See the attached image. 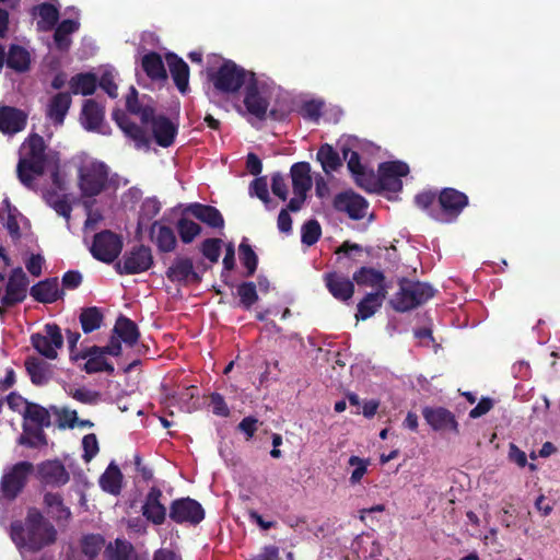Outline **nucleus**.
<instances>
[{
	"label": "nucleus",
	"mask_w": 560,
	"mask_h": 560,
	"mask_svg": "<svg viewBox=\"0 0 560 560\" xmlns=\"http://www.w3.org/2000/svg\"><path fill=\"white\" fill-rule=\"evenodd\" d=\"M162 495L161 489L152 487L141 508L142 515L154 525H162L166 520L167 510L161 502Z\"/></svg>",
	"instance_id": "18"
},
{
	"label": "nucleus",
	"mask_w": 560,
	"mask_h": 560,
	"mask_svg": "<svg viewBox=\"0 0 560 560\" xmlns=\"http://www.w3.org/2000/svg\"><path fill=\"white\" fill-rule=\"evenodd\" d=\"M334 208L350 219L361 220L366 215L368 201L352 190L339 192L334 198Z\"/></svg>",
	"instance_id": "15"
},
{
	"label": "nucleus",
	"mask_w": 560,
	"mask_h": 560,
	"mask_svg": "<svg viewBox=\"0 0 560 560\" xmlns=\"http://www.w3.org/2000/svg\"><path fill=\"white\" fill-rule=\"evenodd\" d=\"M106 560H141L133 546L125 540L116 539L115 545L109 544L105 549Z\"/></svg>",
	"instance_id": "39"
},
{
	"label": "nucleus",
	"mask_w": 560,
	"mask_h": 560,
	"mask_svg": "<svg viewBox=\"0 0 560 560\" xmlns=\"http://www.w3.org/2000/svg\"><path fill=\"white\" fill-rule=\"evenodd\" d=\"M422 416L434 431H451L455 434L459 432L454 413L444 407H424Z\"/></svg>",
	"instance_id": "16"
},
{
	"label": "nucleus",
	"mask_w": 560,
	"mask_h": 560,
	"mask_svg": "<svg viewBox=\"0 0 560 560\" xmlns=\"http://www.w3.org/2000/svg\"><path fill=\"white\" fill-rule=\"evenodd\" d=\"M438 200L440 210H431L430 215L440 222L456 219L468 205V197L454 188H444Z\"/></svg>",
	"instance_id": "7"
},
{
	"label": "nucleus",
	"mask_w": 560,
	"mask_h": 560,
	"mask_svg": "<svg viewBox=\"0 0 560 560\" xmlns=\"http://www.w3.org/2000/svg\"><path fill=\"white\" fill-rule=\"evenodd\" d=\"M109 167L97 160L83 161L78 167V187L83 198L101 195L108 187Z\"/></svg>",
	"instance_id": "3"
},
{
	"label": "nucleus",
	"mask_w": 560,
	"mask_h": 560,
	"mask_svg": "<svg viewBox=\"0 0 560 560\" xmlns=\"http://www.w3.org/2000/svg\"><path fill=\"white\" fill-rule=\"evenodd\" d=\"M166 277L172 282H200V276L194 269V262L188 257H176L166 270Z\"/></svg>",
	"instance_id": "20"
},
{
	"label": "nucleus",
	"mask_w": 560,
	"mask_h": 560,
	"mask_svg": "<svg viewBox=\"0 0 560 560\" xmlns=\"http://www.w3.org/2000/svg\"><path fill=\"white\" fill-rule=\"evenodd\" d=\"M153 257L150 247L139 245L126 252L122 259L116 264L119 275H136L150 269Z\"/></svg>",
	"instance_id": "9"
},
{
	"label": "nucleus",
	"mask_w": 560,
	"mask_h": 560,
	"mask_svg": "<svg viewBox=\"0 0 560 560\" xmlns=\"http://www.w3.org/2000/svg\"><path fill=\"white\" fill-rule=\"evenodd\" d=\"M114 332L127 345L133 346L139 338L137 325L129 318L120 316L115 326Z\"/></svg>",
	"instance_id": "46"
},
{
	"label": "nucleus",
	"mask_w": 560,
	"mask_h": 560,
	"mask_svg": "<svg viewBox=\"0 0 560 560\" xmlns=\"http://www.w3.org/2000/svg\"><path fill=\"white\" fill-rule=\"evenodd\" d=\"M341 152L343 159L347 160L348 170L351 174L358 173L359 171L365 168L360 161V155L357 151H351L347 147L341 148Z\"/></svg>",
	"instance_id": "59"
},
{
	"label": "nucleus",
	"mask_w": 560,
	"mask_h": 560,
	"mask_svg": "<svg viewBox=\"0 0 560 560\" xmlns=\"http://www.w3.org/2000/svg\"><path fill=\"white\" fill-rule=\"evenodd\" d=\"M409 167L400 161L384 162L380 164L377 171L378 190L397 192L402 188L401 177L406 176Z\"/></svg>",
	"instance_id": "12"
},
{
	"label": "nucleus",
	"mask_w": 560,
	"mask_h": 560,
	"mask_svg": "<svg viewBox=\"0 0 560 560\" xmlns=\"http://www.w3.org/2000/svg\"><path fill=\"white\" fill-rule=\"evenodd\" d=\"M271 190L281 200L285 201L288 198V187L282 174L275 173L271 177Z\"/></svg>",
	"instance_id": "60"
},
{
	"label": "nucleus",
	"mask_w": 560,
	"mask_h": 560,
	"mask_svg": "<svg viewBox=\"0 0 560 560\" xmlns=\"http://www.w3.org/2000/svg\"><path fill=\"white\" fill-rule=\"evenodd\" d=\"M97 79L93 73H79L69 81L72 94L92 95L96 90Z\"/></svg>",
	"instance_id": "41"
},
{
	"label": "nucleus",
	"mask_w": 560,
	"mask_h": 560,
	"mask_svg": "<svg viewBox=\"0 0 560 560\" xmlns=\"http://www.w3.org/2000/svg\"><path fill=\"white\" fill-rule=\"evenodd\" d=\"M176 228L182 242L185 244L191 243L201 232V226L187 218L179 219Z\"/></svg>",
	"instance_id": "51"
},
{
	"label": "nucleus",
	"mask_w": 560,
	"mask_h": 560,
	"mask_svg": "<svg viewBox=\"0 0 560 560\" xmlns=\"http://www.w3.org/2000/svg\"><path fill=\"white\" fill-rule=\"evenodd\" d=\"M32 15L39 16V20L36 23L37 31L39 32H49L51 31L58 20H59V11L51 3H42L32 8Z\"/></svg>",
	"instance_id": "33"
},
{
	"label": "nucleus",
	"mask_w": 560,
	"mask_h": 560,
	"mask_svg": "<svg viewBox=\"0 0 560 560\" xmlns=\"http://www.w3.org/2000/svg\"><path fill=\"white\" fill-rule=\"evenodd\" d=\"M34 349L44 358L55 360L63 346L61 329L57 324H46L42 331L31 336Z\"/></svg>",
	"instance_id": "8"
},
{
	"label": "nucleus",
	"mask_w": 560,
	"mask_h": 560,
	"mask_svg": "<svg viewBox=\"0 0 560 560\" xmlns=\"http://www.w3.org/2000/svg\"><path fill=\"white\" fill-rule=\"evenodd\" d=\"M222 241L220 238H207L201 244L202 255L211 262H218L221 254Z\"/></svg>",
	"instance_id": "55"
},
{
	"label": "nucleus",
	"mask_w": 560,
	"mask_h": 560,
	"mask_svg": "<svg viewBox=\"0 0 560 560\" xmlns=\"http://www.w3.org/2000/svg\"><path fill=\"white\" fill-rule=\"evenodd\" d=\"M325 283L329 293L341 302H348L354 294V283L347 276L338 272L326 273Z\"/></svg>",
	"instance_id": "21"
},
{
	"label": "nucleus",
	"mask_w": 560,
	"mask_h": 560,
	"mask_svg": "<svg viewBox=\"0 0 560 560\" xmlns=\"http://www.w3.org/2000/svg\"><path fill=\"white\" fill-rule=\"evenodd\" d=\"M55 415L58 417L59 428H74L78 421V415L75 410L62 409L58 410L56 407L51 408Z\"/></svg>",
	"instance_id": "57"
},
{
	"label": "nucleus",
	"mask_w": 560,
	"mask_h": 560,
	"mask_svg": "<svg viewBox=\"0 0 560 560\" xmlns=\"http://www.w3.org/2000/svg\"><path fill=\"white\" fill-rule=\"evenodd\" d=\"M254 72L246 71L231 60H225L221 67L209 74L214 88L222 93H236L243 85H247Z\"/></svg>",
	"instance_id": "6"
},
{
	"label": "nucleus",
	"mask_w": 560,
	"mask_h": 560,
	"mask_svg": "<svg viewBox=\"0 0 560 560\" xmlns=\"http://www.w3.org/2000/svg\"><path fill=\"white\" fill-rule=\"evenodd\" d=\"M82 125L88 130H97L104 119V109L94 100H86L82 107Z\"/></svg>",
	"instance_id": "36"
},
{
	"label": "nucleus",
	"mask_w": 560,
	"mask_h": 560,
	"mask_svg": "<svg viewBox=\"0 0 560 560\" xmlns=\"http://www.w3.org/2000/svg\"><path fill=\"white\" fill-rule=\"evenodd\" d=\"M28 115L24 110L9 106H0V132L14 136L23 131L27 124Z\"/></svg>",
	"instance_id": "17"
},
{
	"label": "nucleus",
	"mask_w": 560,
	"mask_h": 560,
	"mask_svg": "<svg viewBox=\"0 0 560 560\" xmlns=\"http://www.w3.org/2000/svg\"><path fill=\"white\" fill-rule=\"evenodd\" d=\"M290 175L294 195H307L312 188L311 165L307 162H298L291 166Z\"/></svg>",
	"instance_id": "31"
},
{
	"label": "nucleus",
	"mask_w": 560,
	"mask_h": 560,
	"mask_svg": "<svg viewBox=\"0 0 560 560\" xmlns=\"http://www.w3.org/2000/svg\"><path fill=\"white\" fill-rule=\"evenodd\" d=\"M237 294L240 296V303L246 310L250 308L253 304L258 300L256 285L254 282H243L237 288Z\"/></svg>",
	"instance_id": "53"
},
{
	"label": "nucleus",
	"mask_w": 560,
	"mask_h": 560,
	"mask_svg": "<svg viewBox=\"0 0 560 560\" xmlns=\"http://www.w3.org/2000/svg\"><path fill=\"white\" fill-rule=\"evenodd\" d=\"M126 107L129 113L140 117L143 125L149 124V119H152L154 107L150 104H144L138 98V91L131 86L126 97Z\"/></svg>",
	"instance_id": "37"
},
{
	"label": "nucleus",
	"mask_w": 560,
	"mask_h": 560,
	"mask_svg": "<svg viewBox=\"0 0 560 560\" xmlns=\"http://www.w3.org/2000/svg\"><path fill=\"white\" fill-rule=\"evenodd\" d=\"M105 546V539L100 534H89L81 538L80 547L82 553L89 560H94Z\"/></svg>",
	"instance_id": "47"
},
{
	"label": "nucleus",
	"mask_w": 560,
	"mask_h": 560,
	"mask_svg": "<svg viewBox=\"0 0 560 560\" xmlns=\"http://www.w3.org/2000/svg\"><path fill=\"white\" fill-rule=\"evenodd\" d=\"M398 292L390 299V306L400 313L411 311L434 295V289L425 282L407 278L398 279Z\"/></svg>",
	"instance_id": "4"
},
{
	"label": "nucleus",
	"mask_w": 560,
	"mask_h": 560,
	"mask_svg": "<svg viewBox=\"0 0 560 560\" xmlns=\"http://www.w3.org/2000/svg\"><path fill=\"white\" fill-rule=\"evenodd\" d=\"M186 212H189L196 219L206 223L210 228L222 229L224 226V219L215 207L196 202L189 205Z\"/></svg>",
	"instance_id": "30"
},
{
	"label": "nucleus",
	"mask_w": 560,
	"mask_h": 560,
	"mask_svg": "<svg viewBox=\"0 0 560 560\" xmlns=\"http://www.w3.org/2000/svg\"><path fill=\"white\" fill-rule=\"evenodd\" d=\"M24 420L36 427L48 428L51 425L49 410L34 402H26Z\"/></svg>",
	"instance_id": "44"
},
{
	"label": "nucleus",
	"mask_w": 560,
	"mask_h": 560,
	"mask_svg": "<svg viewBox=\"0 0 560 560\" xmlns=\"http://www.w3.org/2000/svg\"><path fill=\"white\" fill-rule=\"evenodd\" d=\"M83 277L78 270L67 271L61 279L62 288L67 290H74L82 283Z\"/></svg>",
	"instance_id": "62"
},
{
	"label": "nucleus",
	"mask_w": 560,
	"mask_h": 560,
	"mask_svg": "<svg viewBox=\"0 0 560 560\" xmlns=\"http://www.w3.org/2000/svg\"><path fill=\"white\" fill-rule=\"evenodd\" d=\"M102 320L103 315L101 311L95 306L86 307L82 310L80 314V323L82 326V330L85 334L92 332L100 328Z\"/></svg>",
	"instance_id": "49"
},
{
	"label": "nucleus",
	"mask_w": 560,
	"mask_h": 560,
	"mask_svg": "<svg viewBox=\"0 0 560 560\" xmlns=\"http://www.w3.org/2000/svg\"><path fill=\"white\" fill-rule=\"evenodd\" d=\"M113 117L122 132L135 141L137 148H148L150 144V138L147 131L136 122L131 121L126 114L115 112Z\"/></svg>",
	"instance_id": "25"
},
{
	"label": "nucleus",
	"mask_w": 560,
	"mask_h": 560,
	"mask_svg": "<svg viewBox=\"0 0 560 560\" xmlns=\"http://www.w3.org/2000/svg\"><path fill=\"white\" fill-rule=\"evenodd\" d=\"M10 536L19 549L36 552L56 541L57 530L40 512L33 509L24 521L12 522Z\"/></svg>",
	"instance_id": "1"
},
{
	"label": "nucleus",
	"mask_w": 560,
	"mask_h": 560,
	"mask_svg": "<svg viewBox=\"0 0 560 560\" xmlns=\"http://www.w3.org/2000/svg\"><path fill=\"white\" fill-rule=\"evenodd\" d=\"M150 238L155 243L161 253H171L177 245L174 231L166 225L160 224L158 221L153 222L150 226Z\"/></svg>",
	"instance_id": "29"
},
{
	"label": "nucleus",
	"mask_w": 560,
	"mask_h": 560,
	"mask_svg": "<svg viewBox=\"0 0 560 560\" xmlns=\"http://www.w3.org/2000/svg\"><path fill=\"white\" fill-rule=\"evenodd\" d=\"M25 369L32 383L37 386L47 384L54 374L52 365L39 357H28Z\"/></svg>",
	"instance_id": "27"
},
{
	"label": "nucleus",
	"mask_w": 560,
	"mask_h": 560,
	"mask_svg": "<svg viewBox=\"0 0 560 560\" xmlns=\"http://www.w3.org/2000/svg\"><path fill=\"white\" fill-rule=\"evenodd\" d=\"M79 22L74 20H63L55 30L54 42L58 50L67 51L71 46L70 35L79 30Z\"/></svg>",
	"instance_id": "38"
},
{
	"label": "nucleus",
	"mask_w": 560,
	"mask_h": 560,
	"mask_svg": "<svg viewBox=\"0 0 560 560\" xmlns=\"http://www.w3.org/2000/svg\"><path fill=\"white\" fill-rule=\"evenodd\" d=\"M244 105L248 113L257 119L266 118L269 100L265 95V84L259 83L255 75H250V80L245 86Z\"/></svg>",
	"instance_id": "13"
},
{
	"label": "nucleus",
	"mask_w": 560,
	"mask_h": 560,
	"mask_svg": "<svg viewBox=\"0 0 560 560\" xmlns=\"http://www.w3.org/2000/svg\"><path fill=\"white\" fill-rule=\"evenodd\" d=\"M5 63L18 73L27 72L31 68V54L24 47L12 44L9 47Z\"/></svg>",
	"instance_id": "34"
},
{
	"label": "nucleus",
	"mask_w": 560,
	"mask_h": 560,
	"mask_svg": "<svg viewBox=\"0 0 560 560\" xmlns=\"http://www.w3.org/2000/svg\"><path fill=\"white\" fill-rule=\"evenodd\" d=\"M358 186L366 191L373 192L378 190V180L372 171L363 168L358 173L352 174Z\"/></svg>",
	"instance_id": "54"
},
{
	"label": "nucleus",
	"mask_w": 560,
	"mask_h": 560,
	"mask_svg": "<svg viewBox=\"0 0 560 560\" xmlns=\"http://www.w3.org/2000/svg\"><path fill=\"white\" fill-rule=\"evenodd\" d=\"M349 465L354 467V469L351 474V477H350V482L355 485V483L360 482V480L366 472L368 460H364L358 456H351L349 458Z\"/></svg>",
	"instance_id": "58"
},
{
	"label": "nucleus",
	"mask_w": 560,
	"mask_h": 560,
	"mask_svg": "<svg viewBox=\"0 0 560 560\" xmlns=\"http://www.w3.org/2000/svg\"><path fill=\"white\" fill-rule=\"evenodd\" d=\"M30 294L32 298L40 303H54L62 299L63 291L59 289L58 278H48L34 284Z\"/></svg>",
	"instance_id": "26"
},
{
	"label": "nucleus",
	"mask_w": 560,
	"mask_h": 560,
	"mask_svg": "<svg viewBox=\"0 0 560 560\" xmlns=\"http://www.w3.org/2000/svg\"><path fill=\"white\" fill-rule=\"evenodd\" d=\"M240 259L244 267L247 269L246 276L250 277L255 273L258 265V256L249 244L246 243V238L240 244Z\"/></svg>",
	"instance_id": "50"
},
{
	"label": "nucleus",
	"mask_w": 560,
	"mask_h": 560,
	"mask_svg": "<svg viewBox=\"0 0 560 560\" xmlns=\"http://www.w3.org/2000/svg\"><path fill=\"white\" fill-rule=\"evenodd\" d=\"M122 248L121 238L109 230L102 231L94 236L91 253L94 258L112 262L120 254Z\"/></svg>",
	"instance_id": "11"
},
{
	"label": "nucleus",
	"mask_w": 560,
	"mask_h": 560,
	"mask_svg": "<svg viewBox=\"0 0 560 560\" xmlns=\"http://www.w3.org/2000/svg\"><path fill=\"white\" fill-rule=\"evenodd\" d=\"M42 481L52 487H61L69 481V474L59 460H48L38 466Z\"/></svg>",
	"instance_id": "24"
},
{
	"label": "nucleus",
	"mask_w": 560,
	"mask_h": 560,
	"mask_svg": "<svg viewBox=\"0 0 560 560\" xmlns=\"http://www.w3.org/2000/svg\"><path fill=\"white\" fill-rule=\"evenodd\" d=\"M166 61L175 85L180 93H186L189 82L188 65L175 54H167Z\"/></svg>",
	"instance_id": "32"
},
{
	"label": "nucleus",
	"mask_w": 560,
	"mask_h": 560,
	"mask_svg": "<svg viewBox=\"0 0 560 560\" xmlns=\"http://www.w3.org/2000/svg\"><path fill=\"white\" fill-rule=\"evenodd\" d=\"M388 294V288H378L375 292L366 293V295L358 303L357 320H366L372 317L383 305Z\"/></svg>",
	"instance_id": "23"
},
{
	"label": "nucleus",
	"mask_w": 560,
	"mask_h": 560,
	"mask_svg": "<svg viewBox=\"0 0 560 560\" xmlns=\"http://www.w3.org/2000/svg\"><path fill=\"white\" fill-rule=\"evenodd\" d=\"M83 455L82 458L89 463L98 453V442L94 433H90L82 439Z\"/></svg>",
	"instance_id": "56"
},
{
	"label": "nucleus",
	"mask_w": 560,
	"mask_h": 560,
	"mask_svg": "<svg viewBox=\"0 0 560 560\" xmlns=\"http://www.w3.org/2000/svg\"><path fill=\"white\" fill-rule=\"evenodd\" d=\"M57 159L56 153H47L44 138L32 133L24 141L16 165V176L28 189H35V179L45 173L46 167Z\"/></svg>",
	"instance_id": "2"
},
{
	"label": "nucleus",
	"mask_w": 560,
	"mask_h": 560,
	"mask_svg": "<svg viewBox=\"0 0 560 560\" xmlns=\"http://www.w3.org/2000/svg\"><path fill=\"white\" fill-rule=\"evenodd\" d=\"M44 504L47 514L52 517L58 525H67L71 520V511L65 505L61 494L55 492H46L44 494Z\"/></svg>",
	"instance_id": "28"
},
{
	"label": "nucleus",
	"mask_w": 560,
	"mask_h": 560,
	"mask_svg": "<svg viewBox=\"0 0 560 560\" xmlns=\"http://www.w3.org/2000/svg\"><path fill=\"white\" fill-rule=\"evenodd\" d=\"M33 471V464L25 460L5 467L0 480V501L15 500L25 488Z\"/></svg>",
	"instance_id": "5"
},
{
	"label": "nucleus",
	"mask_w": 560,
	"mask_h": 560,
	"mask_svg": "<svg viewBox=\"0 0 560 560\" xmlns=\"http://www.w3.org/2000/svg\"><path fill=\"white\" fill-rule=\"evenodd\" d=\"M30 280L21 267L14 268L5 287V294L0 299V303L7 307L22 303L26 299Z\"/></svg>",
	"instance_id": "14"
},
{
	"label": "nucleus",
	"mask_w": 560,
	"mask_h": 560,
	"mask_svg": "<svg viewBox=\"0 0 560 560\" xmlns=\"http://www.w3.org/2000/svg\"><path fill=\"white\" fill-rule=\"evenodd\" d=\"M72 104L71 94L59 92L50 97L46 107V117L55 125L62 126Z\"/></svg>",
	"instance_id": "22"
},
{
	"label": "nucleus",
	"mask_w": 560,
	"mask_h": 560,
	"mask_svg": "<svg viewBox=\"0 0 560 560\" xmlns=\"http://www.w3.org/2000/svg\"><path fill=\"white\" fill-rule=\"evenodd\" d=\"M168 516L177 524L198 525L205 518V510L196 500L180 498L171 503Z\"/></svg>",
	"instance_id": "10"
},
{
	"label": "nucleus",
	"mask_w": 560,
	"mask_h": 560,
	"mask_svg": "<svg viewBox=\"0 0 560 560\" xmlns=\"http://www.w3.org/2000/svg\"><path fill=\"white\" fill-rule=\"evenodd\" d=\"M88 355V361L82 366V370H84L88 374H94L98 372H107L108 374L114 373V365L107 362L98 346L89 347Z\"/></svg>",
	"instance_id": "35"
},
{
	"label": "nucleus",
	"mask_w": 560,
	"mask_h": 560,
	"mask_svg": "<svg viewBox=\"0 0 560 560\" xmlns=\"http://www.w3.org/2000/svg\"><path fill=\"white\" fill-rule=\"evenodd\" d=\"M147 126L151 127L153 138L160 147L167 148L173 144L177 127L170 118L164 115H155L154 112Z\"/></svg>",
	"instance_id": "19"
},
{
	"label": "nucleus",
	"mask_w": 560,
	"mask_h": 560,
	"mask_svg": "<svg viewBox=\"0 0 560 560\" xmlns=\"http://www.w3.org/2000/svg\"><path fill=\"white\" fill-rule=\"evenodd\" d=\"M249 195L252 197L255 196L259 199L267 198V195H269V191H268V184H267L266 176L257 177L250 183Z\"/></svg>",
	"instance_id": "61"
},
{
	"label": "nucleus",
	"mask_w": 560,
	"mask_h": 560,
	"mask_svg": "<svg viewBox=\"0 0 560 560\" xmlns=\"http://www.w3.org/2000/svg\"><path fill=\"white\" fill-rule=\"evenodd\" d=\"M316 159L326 174H330L342 166V160L338 152L328 143L320 145Z\"/></svg>",
	"instance_id": "40"
},
{
	"label": "nucleus",
	"mask_w": 560,
	"mask_h": 560,
	"mask_svg": "<svg viewBox=\"0 0 560 560\" xmlns=\"http://www.w3.org/2000/svg\"><path fill=\"white\" fill-rule=\"evenodd\" d=\"M122 475L114 463L109 464L105 472L100 478L101 488L112 494H118L121 489Z\"/></svg>",
	"instance_id": "45"
},
{
	"label": "nucleus",
	"mask_w": 560,
	"mask_h": 560,
	"mask_svg": "<svg viewBox=\"0 0 560 560\" xmlns=\"http://www.w3.org/2000/svg\"><path fill=\"white\" fill-rule=\"evenodd\" d=\"M322 235V229L317 220L306 221L301 229V241L307 246L314 245Z\"/></svg>",
	"instance_id": "52"
},
{
	"label": "nucleus",
	"mask_w": 560,
	"mask_h": 560,
	"mask_svg": "<svg viewBox=\"0 0 560 560\" xmlns=\"http://www.w3.org/2000/svg\"><path fill=\"white\" fill-rule=\"evenodd\" d=\"M210 405L212 407V411L214 415L221 416V417L229 416L230 409H229L222 395H220L218 393H213L210 396Z\"/></svg>",
	"instance_id": "63"
},
{
	"label": "nucleus",
	"mask_w": 560,
	"mask_h": 560,
	"mask_svg": "<svg viewBox=\"0 0 560 560\" xmlns=\"http://www.w3.org/2000/svg\"><path fill=\"white\" fill-rule=\"evenodd\" d=\"M352 279L357 282L358 285L375 287L377 289L387 287L384 283V273L381 270L371 267H361L353 273Z\"/></svg>",
	"instance_id": "42"
},
{
	"label": "nucleus",
	"mask_w": 560,
	"mask_h": 560,
	"mask_svg": "<svg viewBox=\"0 0 560 560\" xmlns=\"http://www.w3.org/2000/svg\"><path fill=\"white\" fill-rule=\"evenodd\" d=\"M100 86L108 94L109 97L115 98L118 95V88L114 82V74L106 71L102 74L100 80Z\"/></svg>",
	"instance_id": "64"
},
{
	"label": "nucleus",
	"mask_w": 560,
	"mask_h": 560,
	"mask_svg": "<svg viewBox=\"0 0 560 560\" xmlns=\"http://www.w3.org/2000/svg\"><path fill=\"white\" fill-rule=\"evenodd\" d=\"M142 68L152 80H164L167 78L163 60L158 52H149L142 58Z\"/></svg>",
	"instance_id": "43"
},
{
	"label": "nucleus",
	"mask_w": 560,
	"mask_h": 560,
	"mask_svg": "<svg viewBox=\"0 0 560 560\" xmlns=\"http://www.w3.org/2000/svg\"><path fill=\"white\" fill-rule=\"evenodd\" d=\"M24 435L19 440V443L28 447H38L47 445L46 435L43 427L31 425L26 422L23 424Z\"/></svg>",
	"instance_id": "48"
}]
</instances>
